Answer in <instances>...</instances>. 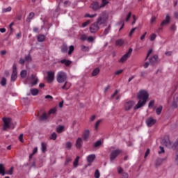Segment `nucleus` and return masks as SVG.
Instances as JSON below:
<instances>
[{
  "label": "nucleus",
  "mask_w": 178,
  "mask_h": 178,
  "mask_svg": "<svg viewBox=\"0 0 178 178\" xmlns=\"http://www.w3.org/2000/svg\"><path fill=\"white\" fill-rule=\"evenodd\" d=\"M148 92L145 90H140L137 95V99H139L137 104L134 107V111H137V109H140V108H143L146 104L148 99Z\"/></svg>",
  "instance_id": "1"
},
{
  "label": "nucleus",
  "mask_w": 178,
  "mask_h": 178,
  "mask_svg": "<svg viewBox=\"0 0 178 178\" xmlns=\"http://www.w3.org/2000/svg\"><path fill=\"white\" fill-rule=\"evenodd\" d=\"M161 144L163 145H165V147H167L168 148H172V149H177L178 147V139L173 143L172 141H170V139H169V136H165L164 139L161 140Z\"/></svg>",
  "instance_id": "2"
},
{
  "label": "nucleus",
  "mask_w": 178,
  "mask_h": 178,
  "mask_svg": "<svg viewBox=\"0 0 178 178\" xmlns=\"http://www.w3.org/2000/svg\"><path fill=\"white\" fill-rule=\"evenodd\" d=\"M3 130L6 131L8 129H15V126H16V122H13L12 118H3Z\"/></svg>",
  "instance_id": "3"
},
{
  "label": "nucleus",
  "mask_w": 178,
  "mask_h": 178,
  "mask_svg": "<svg viewBox=\"0 0 178 178\" xmlns=\"http://www.w3.org/2000/svg\"><path fill=\"white\" fill-rule=\"evenodd\" d=\"M108 17L109 16L108 15V13H106V11H103L101 14H99L95 23L99 26H102V24H105V23L108 22Z\"/></svg>",
  "instance_id": "4"
},
{
  "label": "nucleus",
  "mask_w": 178,
  "mask_h": 178,
  "mask_svg": "<svg viewBox=\"0 0 178 178\" xmlns=\"http://www.w3.org/2000/svg\"><path fill=\"white\" fill-rule=\"evenodd\" d=\"M56 80L58 83H65V81L67 80V74H66V72L63 71L58 72L57 74Z\"/></svg>",
  "instance_id": "5"
},
{
  "label": "nucleus",
  "mask_w": 178,
  "mask_h": 178,
  "mask_svg": "<svg viewBox=\"0 0 178 178\" xmlns=\"http://www.w3.org/2000/svg\"><path fill=\"white\" fill-rule=\"evenodd\" d=\"M136 104V102L133 100L127 101L124 103V107L123 109L125 111V112H129V111H131L133 108H134V106Z\"/></svg>",
  "instance_id": "6"
},
{
  "label": "nucleus",
  "mask_w": 178,
  "mask_h": 178,
  "mask_svg": "<svg viewBox=\"0 0 178 178\" xmlns=\"http://www.w3.org/2000/svg\"><path fill=\"white\" fill-rule=\"evenodd\" d=\"M133 52V49L132 48H129V51L127 53H126L119 60L120 63H124V62H126V60H127V59H129L130 58V56H131V53Z\"/></svg>",
  "instance_id": "7"
},
{
  "label": "nucleus",
  "mask_w": 178,
  "mask_h": 178,
  "mask_svg": "<svg viewBox=\"0 0 178 178\" xmlns=\"http://www.w3.org/2000/svg\"><path fill=\"white\" fill-rule=\"evenodd\" d=\"M122 152V150L120 149H115L113 152H111L110 154V161L113 162L114 159H116L118 158V156Z\"/></svg>",
  "instance_id": "8"
},
{
  "label": "nucleus",
  "mask_w": 178,
  "mask_h": 178,
  "mask_svg": "<svg viewBox=\"0 0 178 178\" xmlns=\"http://www.w3.org/2000/svg\"><path fill=\"white\" fill-rule=\"evenodd\" d=\"M90 8L95 12H97V10H99V9H102L101 4L98 1H93L90 5Z\"/></svg>",
  "instance_id": "9"
},
{
  "label": "nucleus",
  "mask_w": 178,
  "mask_h": 178,
  "mask_svg": "<svg viewBox=\"0 0 178 178\" xmlns=\"http://www.w3.org/2000/svg\"><path fill=\"white\" fill-rule=\"evenodd\" d=\"M17 79V67H16V64L13 65V73L11 75V81H16Z\"/></svg>",
  "instance_id": "10"
},
{
  "label": "nucleus",
  "mask_w": 178,
  "mask_h": 178,
  "mask_svg": "<svg viewBox=\"0 0 178 178\" xmlns=\"http://www.w3.org/2000/svg\"><path fill=\"white\" fill-rule=\"evenodd\" d=\"M99 30V26L95 22H94L90 27V31L91 34H94L97 33V31H98Z\"/></svg>",
  "instance_id": "11"
},
{
  "label": "nucleus",
  "mask_w": 178,
  "mask_h": 178,
  "mask_svg": "<svg viewBox=\"0 0 178 178\" xmlns=\"http://www.w3.org/2000/svg\"><path fill=\"white\" fill-rule=\"evenodd\" d=\"M30 80L31 81V87H33V86H37V84H38V78L37 77V76L31 74Z\"/></svg>",
  "instance_id": "12"
},
{
  "label": "nucleus",
  "mask_w": 178,
  "mask_h": 178,
  "mask_svg": "<svg viewBox=\"0 0 178 178\" xmlns=\"http://www.w3.org/2000/svg\"><path fill=\"white\" fill-rule=\"evenodd\" d=\"M155 123H156V120L152 117H149L146 120V124L148 127H152Z\"/></svg>",
  "instance_id": "13"
},
{
  "label": "nucleus",
  "mask_w": 178,
  "mask_h": 178,
  "mask_svg": "<svg viewBox=\"0 0 178 178\" xmlns=\"http://www.w3.org/2000/svg\"><path fill=\"white\" fill-rule=\"evenodd\" d=\"M54 79H55V73H54L53 72H48L47 77V80L48 83H52Z\"/></svg>",
  "instance_id": "14"
},
{
  "label": "nucleus",
  "mask_w": 178,
  "mask_h": 178,
  "mask_svg": "<svg viewBox=\"0 0 178 178\" xmlns=\"http://www.w3.org/2000/svg\"><path fill=\"white\" fill-rule=\"evenodd\" d=\"M170 22V17L169 16V14H167L165 19L162 21L161 24V26L162 27L163 26H166L169 24Z\"/></svg>",
  "instance_id": "15"
},
{
  "label": "nucleus",
  "mask_w": 178,
  "mask_h": 178,
  "mask_svg": "<svg viewBox=\"0 0 178 178\" xmlns=\"http://www.w3.org/2000/svg\"><path fill=\"white\" fill-rule=\"evenodd\" d=\"M82 137L84 141H88V138H90V131L88 129H86L82 134Z\"/></svg>",
  "instance_id": "16"
},
{
  "label": "nucleus",
  "mask_w": 178,
  "mask_h": 178,
  "mask_svg": "<svg viewBox=\"0 0 178 178\" xmlns=\"http://www.w3.org/2000/svg\"><path fill=\"white\" fill-rule=\"evenodd\" d=\"M158 61V55H154L152 58H149V62L150 65H155V63Z\"/></svg>",
  "instance_id": "17"
},
{
  "label": "nucleus",
  "mask_w": 178,
  "mask_h": 178,
  "mask_svg": "<svg viewBox=\"0 0 178 178\" xmlns=\"http://www.w3.org/2000/svg\"><path fill=\"white\" fill-rule=\"evenodd\" d=\"M76 147L79 149L83 147V139L81 138H78L76 141Z\"/></svg>",
  "instance_id": "18"
},
{
  "label": "nucleus",
  "mask_w": 178,
  "mask_h": 178,
  "mask_svg": "<svg viewBox=\"0 0 178 178\" xmlns=\"http://www.w3.org/2000/svg\"><path fill=\"white\" fill-rule=\"evenodd\" d=\"M95 159V154H90L87 157V161L89 163H92Z\"/></svg>",
  "instance_id": "19"
},
{
  "label": "nucleus",
  "mask_w": 178,
  "mask_h": 178,
  "mask_svg": "<svg viewBox=\"0 0 178 178\" xmlns=\"http://www.w3.org/2000/svg\"><path fill=\"white\" fill-rule=\"evenodd\" d=\"M38 42H44L45 41V35L39 34L37 37Z\"/></svg>",
  "instance_id": "20"
},
{
  "label": "nucleus",
  "mask_w": 178,
  "mask_h": 178,
  "mask_svg": "<svg viewBox=\"0 0 178 178\" xmlns=\"http://www.w3.org/2000/svg\"><path fill=\"white\" fill-rule=\"evenodd\" d=\"M71 84L70 83L65 81L64 85L62 86V89L63 90H69L71 87Z\"/></svg>",
  "instance_id": "21"
},
{
  "label": "nucleus",
  "mask_w": 178,
  "mask_h": 178,
  "mask_svg": "<svg viewBox=\"0 0 178 178\" xmlns=\"http://www.w3.org/2000/svg\"><path fill=\"white\" fill-rule=\"evenodd\" d=\"M60 63H63V64L65 65L66 66H70V65H72V61H70L69 60L63 59V60H60Z\"/></svg>",
  "instance_id": "22"
},
{
  "label": "nucleus",
  "mask_w": 178,
  "mask_h": 178,
  "mask_svg": "<svg viewBox=\"0 0 178 178\" xmlns=\"http://www.w3.org/2000/svg\"><path fill=\"white\" fill-rule=\"evenodd\" d=\"M123 44H124V40H123V39L117 40L115 42V45L119 46V47H122V45H123Z\"/></svg>",
  "instance_id": "23"
},
{
  "label": "nucleus",
  "mask_w": 178,
  "mask_h": 178,
  "mask_svg": "<svg viewBox=\"0 0 178 178\" xmlns=\"http://www.w3.org/2000/svg\"><path fill=\"white\" fill-rule=\"evenodd\" d=\"M47 119H48V117L47 116V113H44L40 118H39V120H40V122H44L45 120H47Z\"/></svg>",
  "instance_id": "24"
},
{
  "label": "nucleus",
  "mask_w": 178,
  "mask_h": 178,
  "mask_svg": "<svg viewBox=\"0 0 178 178\" xmlns=\"http://www.w3.org/2000/svg\"><path fill=\"white\" fill-rule=\"evenodd\" d=\"M38 92H39V90L37 88H32V89H31V94H32V95H33L34 97L35 95H38Z\"/></svg>",
  "instance_id": "25"
},
{
  "label": "nucleus",
  "mask_w": 178,
  "mask_h": 178,
  "mask_svg": "<svg viewBox=\"0 0 178 178\" xmlns=\"http://www.w3.org/2000/svg\"><path fill=\"white\" fill-rule=\"evenodd\" d=\"M111 31V25H109L108 26L107 29H106L103 33V34L102 35V37L107 35V34H109V32Z\"/></svg>",
  "instance_id": "26"
},
{
  "label": "nucleus",
  "mask_w": 178,
  "mask_h": 178,
  "mask_svg": "<svg viewBox=\"0 0 178 178\" xmlns=\"http://www.w3.org/2000/svg\"><path fill=\"white\" fill-rule=\"evenodd\" d=\"M0 175L5 176V167L3 164H0Z\"/></svg>",
  "instance_id": "27"
},
{
  "label": "nucleus",
  "mask_w": 178,
  "mask_h": 178,
  "mask_svg": "<svg viewBox=\"0 0 178 178\" xmlns=\"http://www.w3.org/2000/svg\"><path fill=\"white\" fill-rule=\"evenodd\" d=\"M34 15H35L34 13L33 12L30 13L29 15V17L26 19V22H31V19L34 17Z\"/></svg>",
  "instance_id": "28"
},
{
  "label": "nucleus",
  "mask_w": 178,
  "mask_h": 178,
  "mask_svg": "<svg viewBox=\"0 0 178 178\" xmlns=\"http://www.w3.org/2000/svg\"><path fill=\"white\" fill-rule=\"evenodd\" d=\"M161 165H162V159H157L155 161L156 168H158V166H161Z\"/></svg>",
  "instance_id": "29"
},
{
  "label": "nucleus",
  "mask_w": 178,
  "mask_h": 178,
  "mask_svg": "<svg viewBox=\"0 0 178 178\" xmlns=\"http://www.w3.org/2000/svg\"><path fill=\"white\" fill-rule=\"evenodd\" d=\"M80 159V156H77L74 161L73 165L74 168H77V165H79V160Z\"/></svg>",
  "instance_id": "30"
},
{
  "label": "nucleus",
  "mask_w": 178,
  "mask_h": 178,
  "mask_svg": "<svg viewBox=\"0 0 178 178\" xmlns=\"http://www.w3.org/2000/svg\"><path fill=\"white\" fill-rule=\"evenodd\" d=\"M108 3H109V1L108 0H102L100 6H102V8H105V6L108 5Z\"/></svg>",
  "instance_id": "31"
},
{
  "label": "nucleus",
  "mask_w": 178,
  "mask_h": 178,
  "mask_svg": "<svg viewBox=\"0 0 178 178\" xmlns=\"http://www.w3.org/2000/svg\"><path fill=\"white\" fill-rule=\"evenodd\" d=\"M162 109H163L162 106H159L156 109V115H161V113H162Z\"/></svg>",
  "instance_id": "32"
},
{
  "label": "nucleus",
  "mask_w": 178,
  "mask_h": 178,
  "mask_svg": "<svg viewBox=\"0 0 178 178\" xmlns=\"http://www.w3.org/2000/svg\"><path fill=\"white\" fill-rule=\"evenodd\" d=\"M99 73V68H95L92 72V76H95Z\"/></svg>",
  "instance_id": "33"
},
{
  "label": "nucleus",
  "mask_w": 178,
  "mask_h": 178,
  "mask_svg": "<svg viewBox=\"0 0 178 178\" xmlns=\"http://www.w3.org/2000/svg\"><path fill=\"white\" fill-rule=\"evenodd\" d=\"M81 51H83V52H88L90 51V47H88L87 46L82 45Z\"/></svg>",
  "instance_id": "34"
},
{
  "label": "nucleus",
  "mask_w": 178,
  "mask_h": 178,
  "mask_svg": "<svg viewBox=\"0 0 178 178\" xmlns=\"http://www.w3.org/2000/svg\"><path fill=\"white\" fill-rule=\"evenodd\" d=\"M41 149H42V152H45V151H47V144L42 143Z\"/></svg>",
  "instance_id": "35"
},
{
  "label": "nucleus",
  "mask_w": 178,
  "mask_h": 178,
  "mask_svg": "<svg viewBox=\"0 0 178 178\" xmlns=\"http://www.w3.org/2000/svg\"><path fill=\"white\" fill-rule=\"evenodd\" d=\"M61 52L65 53L67 52V46L66 44H63L61 47Z\"/></svg>",
  "instance_id": "36"
},
{
  "label": "nucleus",
  "mask_w": 178,
  "mask_h": 178,
  "mask_svg": "<svg viewBox=\"0 0 178 178\" xmlns=\"http://www.w3.org/2000/svg\"><path fill=\"white\" fill-rule=\"evenodd\" d=\"M73 51H74V46L71 45L69 47V51H68V55H72V54L73 53Z\"/></svg>",
  "instance_id": "37"
},
{
  "label": "nucleus",
  "mask_w": 178,
  "mask_h": 178,
  "mask_svg": "<svg viewBox=\"0 0 178 178\" xmlns=\"http://www.w3.org/2000/svg\"><path fill=\"white\" fill-rule=\"evenodd\" d=\"M64 129H65L64 126H59L58 127H57L56 131H57V133H62V131H63Z\"/></svg>",
  "instance_id": "38"
},
{
  "label": "nucleus",
  "mask_w": 178,
  "mask_h": 178,
  "mask_svg": "<svg viewBox=\"0 0 178 178\" xmlns=\"http://www.w3.org/2000/svg\"><path fill=\"white\" fill-rule=\"evenodd\" d=\"M5 175H13V167H11L8 170L5 172Z\"/></svg>",
  "instance_id": "39"
},
{
  "label": "nucleus",
  "mask_w": 178,
  "mask_h": 178,
  "mask_svg": "<svg viewBox=\"0 0 178 178\" xmlns=\"http://www.w3.org/2000/svg\"><path fill=\"white\" fill-rule=\"evenodd\" d=\"M20 76H21V77H22V79H24V77H26V76H27V71L22 70L20 73Z\"/></svg>",
  "instance_id": "40"
},
{
  "label": "nucleus",
  "mask_w": 178,
  "mask_h": 178,
  "mask_svg": "<svg viewBox=\"0 0 178 178\" xmlns=\"http://www.w3.org/2000/svg\"><path fill=\"white\" fill-rule=\"evenodd\" d=\"M101 144H102V142L101 140H97L96 143H95V148H97V147H101Z\"/></svg>",
  "instance_id": "41"
},
{
  "label": "nucleus",
  "mask_w": 178,
  "mask_h": 178,
  "mask_svg": "<svg viewBox=\"0 0 178 178\" xmlns=\"http://www.w3.org/2000/svg\"><path fill=\"white\" fill-rule=\"evenodd\" d=\"M117 170H118V175H122V173H124V172H123V168H122V167L120 166H118L117 168Z\"/></svg>",
  "instance_id": "42"
},
{
  "label": "nucleus",
  "mask_w": 178,
  "mask_h": 178,
  "mask_svg": "<svg viewBox=\"0 0 178 178\" xmlns=\"http://www.w3.org/2000/svg\"><path fill=\"white\" fill-rule=\"evenodd\" d=\"M91 23V20H87L86 22H83L82 24V27H87V26H88V24H90Z\"/></svg>",
  "instance_id": "43"
},
{
  "label": "nucleus",
  "mask_w": 178,
  "mask_h": 178,
  "mask_svg": "<svg viewBox=\"0 0 178 178\" xmlns=\"http://www.w3.org/2000/svg\"><path fill=\"white\" fill-rule=\"evenodd\" d=\"M57 137H58V136L56 135V133H53L50 136V140H56Z\"/></svg>",
  "instance_id": "44"
},
{
  "label": "nucleus",
  "mask_w": 178,
  "mask_h": 178,
  "mask_svg": "<svg viewBox=\"0 0 178 178\" xmlns=\"http://www.w3.org/2000/svg\"><path fill=\"white\" fill-rule=\"evenodd\" d=\"M154 105H155V100H152L149 102L148 107L149 108H154Z\"/></svg>",
  "instance_id": "45"
},
{
  "label": "nucleus",
  "mask_w": 178,
  "mask_h": 178,
  "mask_svg": "<svg viewBox=\"0 0 178 178\" xmlns=\"http://www.w3.org/2000/svg\"><path fill=\"white\" fill-rule=\"evenodd\" d=\"M12 10V7L9 6L6 8L3 9V13H6V12H10Z\"/></svg>",
  "instance_id": "46"
},
{
  "label": "nucleus",
  "mask_w": 178,
  "mask_h": 178,
  "mask_svg": "<svg viewBox=\"0 0 178 178\" xmlns=\"http://www.w3.org/2000/svg\"><path fill=\"white\" fill-rule=\"evenodd\" d=\"M65 148H67V149H70V148H72V143L67 142L65 143Z\"/></svg>",
  "instance_id": "47"
},
{
  "label": "nucleus",
  "mask_w": 178,
  "mask_h": 178,
  "mask_svg": "<svg viewBox=\"0 0 178 178\" xmlns=\"http://www.w3.org/2000/svg\"><path fill=\"white\" fill-rule=\"evenodd\" d=\"M97 16V14L95 15H90L88 13L86 14L84 17H90L91 19H92V17H95Z\"/></svg>",
  "instance_id": "48"
},
{
  "label": "nucleus",
  "mask_w": 178,
  "mask_h": 178,
  "mask_svg": "<svg viewBox=\"0 0 178 178\" xmlns=\"http://www.w3.org/2000/svg\"><path fill=\"white\" fill-rule=\"evenodd\" d=\"M1 86H6V79L5 77H3L1 79Z\"/></svg>",
  "instance_id": "49"
},
{
  "label": "nucleus",
  "mask_w": 178,
  "mask_h": 178,
  "mask_svg": "<svg viewBox=\"0 0 178 178\" xmlns=\"http://www.w3.org/2000/svg\"><path fill=\"white\" fill-rule=\"evenodd\" d=\"M155 38H156V34L153 33L150 35V41H155Z\"/></svg>",
  "instance_id": "50"
},
{
  "label": "nucleus",
  "mask_w": 178,
  "mask_h": 178,
  "mask_svg": "<svg viewBox=\"0 0 178 178\" xmlns=\"http://www.w3.org/2000/svg\"><path fill=\"white\" fill-rule=\"evenodd\" d=\"M102 120H99L98 121H97V122L95 124V130H97L98 129V126H99V124H101Z\"/></svg>",
  "instance_id": "51"
},
{
  "label": "nucleus",
  "mask_w": 178,
  "mask_h": 178,
  "mask_svg": "<svg viewBox=\"0 0 178 178\" xmlns=\"http://www.w3.org/2000/svg\"><path fill=\"white\" fill-rule=\"evenodd\" d=\"M25 61L26 62H31V56L30 55L26 56Z\"/></svg>",
  "instance_id": "52"
},
{
  "label": "nucleus",
  "mask_w": 178,
  "mask_h": 178,
  "mask_svg": "<svg viewBox=\"0 0 178 178\" xmlns=\"http://www.w3.org/2000/svg\"><path fill=\"white\" fill-rule=\"evenodd\" d=\"M56 113V108H52L49 111V115L54 114Z\"/></svg>",
  "instance_id": "53"
},
{
  "label": "nucleus",
  "mask_w": 178,
  "mask_h": 178,
  "mask_svg": "<svg viewBox=\"0 0 178 178\" xmlns=\"http://www.w3.org/2000/svg\"><path fill=\"white\" fill-rule=\"evenodd\" d=\"M122 73H123V70H119L118 71H116L114 74L115 76H119V74H122Z\"/></svg>",
  "instance_id": "54"
},
{
  "label": "nucleus",
  "mask_w": 178,
  "mask_h": 178,
  "mask_svg": "<svg viewBox=\"0 0 178 178\" xmlns=\"http://www.w3.org/2000/svg\"><path fill=\"white\" fill-rule=\"evenodd\" d=\"M175 151H177L176 157H175V163H177V165H178V147H177V149H175Z\"/></svg>",
  "instance_id": "55"
},
{
  "label": "nucleus",
  "mask_w": 178,
  "mask_h": 178,
  "mask_svg": "<svg viewBox=\"0 0 178 178\" xmlns=\"http://www.w3.org/2000/svg\"><path fill=\"white\" fill-rule=\"evenodd\" d=\"M152 54V49H149L145 60H147L148 59V58L149 57V55H151Z\"/></svg>",
  "instance_id": "56"
},
{
  "label": "nucleus",
  "mask_w": 178,
  "mask_h": 178,
  "mask_svg": "<svg viewBox=\"0 0 178 178\" xmlns=\"http://www.w3.org/2000/svg\"><path fill=\"white\" fill-rule=\"evenodd\" d=\"M99 176H100L99 171L98 170H96L95 172V177L99 178Z\"/></svg>",
  "instance_id": "57"
},
{
  "label": "nucleus",
  "mask_w": 178,
  "mask_h": 178,
  "mask_svg": "<svg viewBox=\"0 0 178 178\" xmlns=\"http://www.w3.org/2000/svg\"><path fill=\"white\" fill-rule=\"evenodd\" d=\"M172 108H174L175 109H176V108H177V102L176 101H173L172 104Z\"/></svg>",
  "instance_id": "58"
},
{
  "label": "nucleus",
  "mask_w": 178,
  "mask_h": 178,
  "mask_svg": "<svg viewBox=\"0 0 178 178\" xmlns=\"http://www.w3.org/2000/svg\"><path fill=\"white\" fill-rule=\"evenodd\" d=\"M136 30H137V27H135L131 30V31L129 32V37H131V35H133V33H134Z\"/></svg>",
  "instance_id": "59"
},
{
  "label": "nucleus",
  "mask_w": 178,
  "mask_h": 178,
  "mask_svg": "<svg viewBox=\"0 0 178 178\" xmlns=\"http://www.w3.org/2000/svg\"><path fill=\"white\" fill-rule=\"evenodd\" d=\"M45 99H49V101H52V99H54V97H52V96L47 95L45 96Z\"/></svg>",
  "instance_id": "60"
},
{
  "label": "nucleus",
  "mask_w": 178,
  "mask_h": 178,
  "mask_svg": "<svg viewBox=\"0 0 178 178\" xmlns=\"http://www.w3.org/2000/svg\"><path fill=\"white\" fill-rule=\"evenodd\" d=\"M122 178H129V174H127V172H122Z\"/></svg>",
  "instance_id": "61"
},
{
  "label": "nucleus",
  "mask_w": 178,
  "mask_h": 178,
  "mask_svg": "<svg viewBox=\"0 0 178 178\" xmlns=\"http://www.w3.org/2000/svg\"><path fill=\"white\" fill-rule=\"evenodd\" d=\"M87 40L88 41V42H92V41H94V37L90 36L87 38Z\"/></svg>",
  "instance_id": "62"
},
{
  "label": "nucleus",
  "mask_w": 178,
  "mask_h": 178,
  "mask_svg": "<svg viewBox=\"0 0 178 178\" xmlns=\"http://www.w3.org/2000/svg\"><path fill=\"white\" fill-rule=\"evenodd\" d=\"M25 62H26V60H24V58H20L19 60V63L20 65H23Z\"/></svg>",
  "instance_id": "63"
},
{
  "label": "nucleus",
  "mask_w": 178,
  "mask_h": 178,
  "mask_svg": "<svg viewBox=\"0 0 178 178\" xmlns=\"http://www.w3.org/2000/svg\"><path fill=\"white\" fill-rule=\"evenodd\" d=\"M173 99H174V101L178 102V93H176V94L174 95Z\"/></svg>",
  "instance_id": "64"
}]
</instances>
